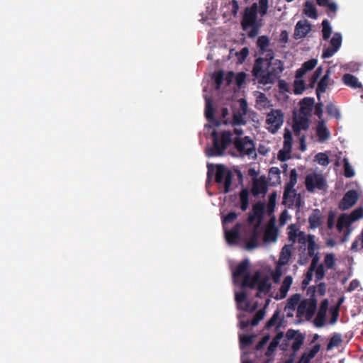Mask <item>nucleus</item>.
Masks as SVG:
<instances>
[{
  "mask_svg": "<svg viewBox=\"0 0 363 363\" xmlns=\"http://www.w3.org/2000/svg\"><path fill=\"white\" fill-rule=\"evenodd\" d=\"M326 112L328 115H330L335 118H339L340 117V113L338 109L332 103L327 104Z\"/></svg>",
  "mask_w": 363,
  "mask_h": 363,
  "instance_id": "obj_47",
  "label": "nucleus"
},
{
  "mask_svg": "<svg viewBox=\"0 0 363 363\" xmlns=\"http://www.w3.org/2000/svg\"><path fill=\"white\" fill-rule=\"evenodd\" d=\"M330 45L335 48L336 50H339L342 44V35L339 33H335L333 38L330 41Z\"/></svg>",
  "mask_w": 363,
  "mask_h": 363,
  "instance_id": "obj_45",
  "label": "nucleus"
},
{
  "mask_svg": "<svg viewBox=\"0 0 363 363\" xmlns=\"http://www.w3.org/2000/svg\"><path fill=\"white\" fill-rule=\"evenodd\" d=\"M343 83L350 87L353 89L361 88L362 84L358 81V79L354 75L347 73L343 74L342 77Z\"/></svg>",
  "mask_w": 363,
  "mask_h": 363,
  "instance_id": "obj_27",
  "label": "nucleus"
},
{
  "mask_svg": "<svg viewBox=\"0 0 363 363\" xmlns=\"http://www.w3.org/2000/svg\"><path fill=\"white\" fill-rule=\"evenodd\" d=\"M257 292L256 294L257 297H261V294H267L269 292L272 284L269 282L268 279L265 278L263 280H259L258 284H257Z\"/></svg>",
  "mask_w": 363,
  "mask_h": 363,
  "instance_id": "obj_29",
  "label": "nucleus"
},
{
  "mask_svg": "<svg viewBox=\"0 0 363 363\" xmlns=\"http://www.w3.org/2000/svg\"><path fill=\"white\" fill-rule=\"evenodd\" d=\"M323 216L318 208H315L308 217L309 228L315 229L321 226L323 223Z\"/></svg>",
  "mask_w": 363,
  "mask_h": 363,
  "instance_id": "obj_16",
  "label": "nucleus"
},
{
  "mask_svg": "<svg viewBox=\"0 0 363 363\" xmlns=\"http://www.w3.org/2000/svg\"><path fill=\"white\" fill-rule=\"evenodd\" d=\"M318 60L316 59H311L303 62L301 67L296 70V77L302 78L307 72L312 70L317 65Z\"/></svg>",
  "mask_w": 363,
  "mask_h": 363,
  "instance_id": "obj_19",
  "label": "nucleus"
},
{
  "mask_svg": "<svg viewBox=\"0 0 363 363\" xmlns=\"http://www.w3.org/2000/svg\"><path fill=\"white\" fill-rule=\"evenodd\" d=\"M284 336L283 332L278 333L275 337L272 339L269 345L268 346L267 351L265 352V356L270 357L273 354L277 347H278L281 340Z\"/></svg>",
  "mask_w": 363,
  "mask_h": 363,
  "instance_id": "obj_26",
  "label": "nucleus"
},
{
  "mask_svg": "<svg viewBox=\"0 0 363 363\" xmlns=\"http://www.w3.org/2000/svg\"><path fill=\"white\" fill-rule=\"evenodd\" d=\"M267 191V186L264 180L259 181L258 179H255L253 182L251 191L255 196H257L261 194H265Z\"/></svg>",
  "mask_w": 363,
  "mask_h": 363,
  "instance_id": "obj_25",
  "label": "nucleus"
},
{
  "mask_svg": "<svg viewBox=\"0 0 363 363\" xmlns=\"http://www.w3.org/2000/svg\"><path fill=\"white\" fill-rule=\"evenodd\" d=\"M344 175L347 178L352 177L354 175V172L347 159H344Z\"/></svg>",
  "mask_w": 363,
  "mask_h": 363,
  "instance_id": "obj_52",
  "label": "nucleus"
},
{
  "mask_svg": "<svg viewBox=\"0 0 363 363\" xmlns=\"http://www.w3.org/2000/svg\"><path fill=\"white\" fill-rule=\"evenodd\" d=\"M311 116L299 113L294 119L293 130L296 135H299L301 130H306L309 128V118Z\"/></svg>",
  "mask_w": 363,
  "mask_h": 363,
  "instance_id": "obj_11",
  "label": "nucleus"
},
{
  "mask_svg": "<svg viewBox=\"0 0 363 363\" xmlns=\"http://www.w3.org/2000/svg\"><path fill=\"white\" fill-rule=\"evenodd\" d=\"M301 300V295L299 294H295L292 295L287 301L286 305V309L288 308L292 311H295L299 301Z\"/></svg>",
  "mask_w": 363,
  "mask_h": 363,
  "instance_id": "obj_37",
  "label": "nucleus"
},
{
  "mask_svg": "<svg viewBox=\"0 0 363 363\" xmlns=\"http://www.w3.org/2000/svg\"><path fill=\"white\" fill-rule=\"evenodd\" d=\"M323 72V69L321 66L318 67L315 71L313 72L311 78L310 79V86L311 87H313L316 84L318 79L320 77Z\"/></svg>",
  "mask_w": 363,
  "mask_h": 363,
  "instance_id": "obj_49",
  "label": "nucleus"
},
{
  "mask_svg": "<svg viewBox=\"0 0 363 363\" xmlns=\"http://www.w3.org/2000/svg\"><path fill=\"white\" fill-rule=\"evenodd\" d=\"M341 336L339 334L333 335L328 344V349L329 350L334 347L338 346L341 343Z\"/></svg>",
  "mask_w": 363,
  "mask_h": 363,
  "instance_id": "obj_51",
  "label": "nucleus"
},
{
  "mask_svg": "<svg viewBox=\"0 0 363 363\" xmlns=\"http://www.w3.org/2000/svg\"><path fill=\"white\" fill-rule=\"evenodd\" d=\"M311 30V25L307 20H300L297 22L294 33V38L296 40L305 38L308 33Z\"/></svg>",
  "mask_w": 363,
  "mask_h": 363,
  "instance_id": "obj_12",
  "label": "nucleus"
},
{
  "mask_svg": "<svg viewBox=\"0 0 363 363\" xmlns=\"http://www.w3.org/2000/svg\"><path fill=\"white\" fill-rule=\"evenodd\" d=\"M277 238V230L274 226L267 227L264 234V240L266 242H274Z\"/></svg>",
  "mask_w": 363,
  "mask_h": 363,
  "instance_id": "obj_33",
  "label": "nucleus"
},
{
  "mask_svg": "<svg viewBox=\"0 0 363 363\" xmlns=\"http://www.w3.org/2000/svg\"><path fill=\"white\" fill-rule=\"evenodd\" d=\"M211 137L213 147L207 153L211 157L222 155L225 150L232 143V133L229 130H224L221 133V141H220L218 134L216 130L211 133Z\"/></svg>",
  "mask_w": 363,
  "mask_h": 363,
  "instance_id": "obj_3",
  "label": "nucleus"
},
{
  "mask_svg": "<svg viewBox=\"0 0 363 363\" xmlns=\"http://www.w3.org/2000/svg\"><path fill=\"white\" fill-rule=\"evenodd\" d=\"M330 69H328L323 77L321 78L320 82L318 83V86L315 90V93L318 99L320 98V95L324 92H325L328 85L330 80Z\"/></svg>",
  "mask_w": 363,
  "mask_h": 363,
  "instance_id": "obj_22",
  "label": "nucleus"
},
{
  "mask_svg": "<svg viewBox=\"0 0 363 363\" xmlns=\"http://www.w3.org/2000/svg\"><path fill=\"white\" fill-rule=\"evenodd\" d=\"M257 44V47L259 48L260 53L264 54L267 48L269 45V40L267 36L262 35L258 38Z\"/></svg>",
  "mask_w": 363,
  "mask_h": 363,
  "instance_id": "obj_39",
  "label": "nucleus"
},
{
  "mask_svg": "<svg viewBox=\"0 0 363 363\" xmlns=\"http://www.w3.org/2000/svg\"><path fill=\"white\" fill-rule=\"evenodd\" d=\"M279 315V311H276L274 312V313L272 315V316L270 318V319L267 322V323H266L267 328H270L272 326L275 325V324L277 321Z\"/></svg>",
  "mask_w": 363,
  "mask_h": 363,
  "instance_id": "obj_63",
  "label": "nucleus"
},
{
  "mask_svg": "<svg viewBox=\"0 0 363 363\" xmlns=\"http://www.w3.org/2000/svg\"><path fill=\"white\" fill-rule=\"evenodd\" d=\"M292 277L291 276H286L280 286L279 289V295L280 298H284L286 296L287 292L289 290V288L292 284Z\"/></svg>",
  "mask_w": 363,
  "mask_h": 363,
  "instance_id": "obj_31",
  "label": "nucleus"
},
{
  "mask_svg": "<svg viewBox=\"0 0 363 363\" xmlns=\"http://www.w3.org/2000/svg\"><path fill=\"white\" fill-rule=\"evenodd\" d=\"M293 138L292 134L289 130H286L284 134L283 148L286 152H291Z\"/></svg>",
  "mask_w": 363,
  "mask_h": 363,
  "instance_id": "obj_36",
  "label": "nucleus"
},
{
  "mask_svg": "<svg viewBox=\"0 0 363 363\" xmlns=\"http://www.w3.org/2000/svg\"><path fill=\"white\" fill-rule=\"evenodd\" d=\"M230 170L228 169L225 165L223 164H217L216 165V171L215 175V182L218 184H221L223 182V179L225 178L226 175Z\"/></svg>",
  "mask_w": 363,
  "mask_h": 363,
  "instance_id": "obj_28",
  "label": "nucleus"
},
{
  "mask_svg": "<svg viewBox=\"0 0 363 363\" xmlns=\"http://www.w3.org/2000/svg\"><path fill=\"white\" fill-rule=\"evenodd\" d=\"M248 54H249V50L247 47H245V48H242L240 52H238L236 53V55L238 56L239 61L240 62H242L245 60Z\"/></svg>",
  "mask_w": 363,
  "mask_h": 363,
  "instance_id": "obj_60",
  "label": "nucleus"
},
{
  "mask_svg": "<svg viewBox=\"0 0 363 363\" xmlns=\"http://www.w3.org/2000/svg\"><path fill=\"white\" fill-rule=\"evenodd\" d=\"M322 26L323 38L324 40H327L332 33V28L330 25L329 21L327 19L323 21Z\"/></svg>",
  "mask_w": 363,
  "mask_h": 363,
  "instance_id": "obj_41",
  "label": "nucleus"
},
{
  "mask_svg": "<svg viewBox=\"0 0 363 363\" xmlns=\"http://www.w3.org/2000/svg\"><path fill=\"white\" fill-rule=\"evenodd\" d=\"M249 266L250 262L247 259H245L240 262L233 272V278L236 280L240 277L244 278L246 274H249Z\"/></svg>",
  "mask_w": 363,
  "mask_h": 363,
  "instance_id": "obj_15",
  "label": "nucleus"
},
{
  "mask_svg": "<svg viewBox=\"0 0 363 363\" xmlns=\"http://www.w3.org/2000/svg\"><path fill=\"white\" fill-rule=\"evenodd\" d=\"M238 217V214L235 212H230L222 220L223 228H225V224L233 223Z\"/></svg>",
  "mask_w": 363,
  "mask_h": 363,
  "instance_id": "obj_55",
  "label": "nucleus"
},
{
  "mask_svg": "<svg viewBox=\"0 0 363 363\" xmlns=\"http://www.w3.org/2000/svg\"><path fill=\"white\" fill-rule=\"evenodd\" d=\"M241 226V224L238 223L230 230H227L225 228H224L225 238L228 244L233 245L237 243L240 238V230Z\"/></svg>",
  "mask_w": 363,
  "mask_h": 363,
  "instance_id": "obj_13",
  "label": "nucleus"
},
{
  "mask_svg": "<svg viewBox=\"0 0 363 363\" xmlns=\"http://www.w3.org/2000/svg\"><path fill=\"white\" fill-rule=\"evenodd\" d=\"M291 158V153L281 149L278 152V160L281 162H285Z\"/></svg>",
  "mask_w": 363,
  "mask_h": 363,
  "instance_id": "obj_62",
  "label": "nucleus"
},
{
  "mask_svg": "<svg viewBox=\"0 0 363 363\" xmlns=\"http://www.w3.org/2000/svg\"><path fill=\"white\" fill-rule=\"evenodd\" d=\"M363 217V207L359 206L350 215L342 213L337 219L336 228L339 233L347 228L353 222Z\"/></svg>",
  "mask_w": 363,
  "mask_h": 363,
  "instance_id": "obj_5",
  "label": "nucleus"
},
{
  "mask_svg": "<svg viewBox=\"0 0 363 363\" xmlns=\"http://www.w3.org/2000/svg\"><path fill=\"white\" fill-rule=\"evenodd\" d=\"M297 182V172L295 169H293L290 172V178L289 182L286 184L284 191V199L287 200L289 194L291 192L294 193V196L296 195L295 190L294 189V186L296 185Z\"/></svg>",
  "mask_w": 363,
  "mask_h": 363,
  "instance_id": "obj_14",
  "label": "nucleus"
},
{
  "mask_svg": "<svg viewBox=\"0 0 363 363\" xmlns=\"http://www.w3.org/2000/svg\"><path fill=\"white\" fill-rule=\"evenodd\" d=\"M305 90V83L301 78H296L294 82V92L295 94H301Z\"/></svg>",
  "mask_w": 363,
  "mask_h": 363,
  "instance_id": "obj_42",
  "label": "nucleus"
},
{
  "mask_svg": "<svg viewBox=\"0 0 363 363\" xmlns=\"http://www.w3.org/2000/svg\"><path fill=\"white\" fill-rule=\"evenodd\" d=\"M264 57H258L255 60L252 67V75H260L263 73V69H268L270 62L274 61V53L272 49L266 50Z\"/></svg>",
  "mask_w": 363,
  "mask_h": 363,
  "instance_id": "obj_6",
  "label": "nucleus"
},
{
  "mask_svg": "<svg viewBox=\"0 0 363 363\" xmlns=\"http://www.w3.org/2000/svg\"><path fill=\"white\" fill-rule=\"evenodd\" d=\"M286 339L287 340H294L292 344L291 349L294 353L298 351L303 345L305 340V335L300 333L298 330L289 329L286 333Z\"/></svg>",
  "mask_w": 363,
  "mask_h": 363,
  "instance_id": "obj_9",
  "label": "nucleus"
},
{
  "mask_svg": "<svg viewBox=\"0 0 363 363\" xmlns=\"http://www.w3.org/2000/svg\"><path fill=\"white\" fill-rule=\"evenodd\" d=\"M249 193L246 189L241 190L240 193V208L242 211H245L249 206Z\"/></svg>",
  "mask_w": 363,
  "mask_h": 363,
  "instance_id": "obj_38",
  "label": "nucleus"
},
{
  "mask_svg": "<svg viewBox=\"0 0 363 363\" xmlns=\"http://www.w3.org/2000/svg\"><path fill=\"white\" fill-rule=\"evenodd\" d=\"M315 103L313 98L305 97L299 103L300 113L311 116L313 107Z\"/></svg>",
  "mask_w": 363,
  "mask_h": 363,
  "instance_id": "obj_17",
  "label": "nucleus"
},
{
  "mask_svg": "<svg viewBox=\"0 0 363 363\" xmlns=\"http://www.w3.org/2000/svg\"><path fill=\"white\" fill-rule=\"evenodd\" d=\"M257 4H252L250 7L245 10L244 15L241 21L242 30L247 33L249 38L256 37L262 26V23L257 20Z\"/></svg>",
  "mask_w": 363,
  "mask_h": 363,
  "instance_id": "obj_1",
  "label": "nucleus"
},
{
  "mask_svg": "<svg viewBox=\"0 0 363 363\" xmlns=\"http://www.w3.org/2000/svg\"><path fill=\"white\" fill-rule=\"evenodd\" d=\"M245 114H242L241 111H235L233 114V121L231 122V125L233 126L236 125H245L247 123V121L245 118Z\"/></svg>",
  "mask_w": 363,
  "mask_h": 363,
  "instance_id": "obj_35",
  "label": "nucleus"
},
{
  "mask_svg": "<svg viewBox=\"0 0 363 363\" xmlns=\"http://www.w3.org/2000/svg\"><path fill=\"white\" fill-rule=\"evenodd\" d=\"M303 13L313 19H316L318 17L317 9L313 3L310 1L305 3Z\"/></svg>",
  "mask_w": 363,
  "mask_h": 363,
  "instance_id": "obj_30",
  "label": "nucleus"
},
{
  "mask_svg": "<svg viewBox=\"0 0 363 363\" xmlns=\"http://www.w3.org/2000/svg\"><path fill=\"white\" fill-rule=\"evenodd\" d=\"M307 304L306 301L303 300L297 306V316L301 317L305 313L307 312Z\"/></svg>",
  "mask_w": 363,
  "mask_h": 363,
  "instance_id": "obj_64",
  "label": "nucleus"
},
{
  "mask_svg": "<svg viewBox=\"0 0 363 363\" xmlns=\"http://www.w3.org/2000/svg\"><path fill=\"white\" fill-rule=\"evenodd\" d=\"M335 214L333 211L328 213L327 226L329 230H332L335 226Z\"/></svg>",
  "mask_w": 363,
  "mask_h": 363,
  "instance_id": "obj_61",
  "label": "nucleus"
},
{
  "mask_svg": "<svg viewBox=\"0 0 363 363\" xmlns=\"http://www.w3.org/2000/svg\"><path fill=\"white\" fill-rule=\"evenodd\" d=\"M292 246L289 245H285L280 252L278 265L284 266L286 265L291 257Z\"/></svg>",
  "mask_w": 363,
  "mask_h": 363,
  "instance_id": "obj_23",
  "label": "nucleus"
},
{
  "mask_svg": "<svg viewBox=\"0 0 363 363\" xmlns=\"http://www.w3.org/2000/svg\"><path fill=\"white\" fill-rule=\"evenodd\" d=\"M324 264L327 269H333L335 265V255L333 253L326 254L324 257Z\"/></svg>",
  "mask_w": 363,
  "mask_h": 363,
  "instance_id": "obj_44",
  "label": "nucleus"
},
{
  "mask_svg": "<svg viewBox=\"0 0 363 363\" xmlns=\"http://www.w3.org/2000/svg\"><path fill=\"white\" fill-rule=\"evenodd\" d=\"M306 301L307 313L308 314H313L316 309L317 300L315 297V287H313V294L309 299H304Z\"/></svg>",
  "mask_w": 363,
  "mask_h": 363,
  "instance_id": "obj_34",
  "label": "nucleus"
},
{
  "mask_svg": "<svg viewBox=\"0 0 363 363\" xmlns=\"http://www.w3.org/2000/svg\"><path fill=\"white\" fill-rule=\"evenodd\" d=\"M205 116L206 119L210 123H212L216 127L220 125V121L214 118V108L211 101L209 99H206V101Z\"/></svg>",
  "mask_w": 363,
  "mask_h": 363,
  "instance_id": "obj_18",
  "label": "nucleus"
},
{
  "mask_svg": "<svg viewBox=\"0 0 363 363\" xmlns=\"http://www.w3.org/2000/svg\"><path fill=\"white\" fill-rule=\"evenodd\" d=\"M259 281V274L257 273L254 276H251L250 274H246L245 276L241 286L242 288L248 287L250 289H254L256 286H257Z\"/></svg>",
  "mask_w": 363,
  "mask_h": 363,
  "instance_id": "obj_24",
  "label": "nucleus"
},
{
  "mask_svg": "<svg viewBox=\"0 0 363 363\" xmlns=\"http://www.w3.org/2000/svg\"><path fill=\"white\" fill-rule=\"evenodd\" d=\"M233 145L240 155L256 156L255 145L250 137H235L233 140Z\"/></svg>",
  "mask_w": 363,
  "mask_h": 363,
  "instance_id": "obj_4",
  "label": "nucleus"
},
{
  "mask_svg": "<svg viewBox=\"0 0 363 363\" xmlns=\"http://www.w3.org/2000/svg\"><path fill=\"white\" fill-rule=\"evenodd\" d=\"M318 249V246L315 241V235H307V250L308 256H313L315 253V250Z\"/></svg>",
  "mask_w": 363,
  "mask_h": 363,
  "instance_id": "obj_32",
  "label": "nucleus"
},
{
  "mask_svg": "<svg viewBox=\"0 0 363 363\" xmlns=\"http://www.w3.org/2000/svg\"><path fill=\"white\" fill-rule=\"evenodd\" d=\"M316 135L320 142H324L329 139L330 133L323 121L318 122L316 128Z\"/></svg>",
  "mask_w": 363,
  "mask_h": 363,
  "instance_id": "obj_21",
  "label": "nucleus"
},
{
  "mask_svg": "<svg viewBox=\"0 0 363 363\" xmlns=\"http://www.w3.org/2000/svg\"><path fill=\"white\" fill-rule=\"evenodd\" d=\"M315 272V281H319L325 277V269L323 264H320L314 271Z\"/></svg>",
  "mask_w": 363,
  "mask_h": 363,
  "instance_id": "obj_57",
  "label": "nucleus"
},
{
  "mask_svg": "<svg viewBox=\"0 0 363 363\" xmlns=\"http://www.w3.org/2000/svg\"><path fill=\"white\" fill-rule=\"evenodd\" d=\"M264 210L265 205L264 203L261 201L256 203L252 207L253 214L249 216V220L252 222L255 218H257L260 222L264 217Z\"/></svg>",
  "mask_w": 363,
  "mask_h": 363,
  "instance_id": "obj_20",
  "label": "nucleus"
},
{
  "mask_svg": "<svg viewBox=\"0 0 363 363\" xmlns=\"http://www.w3.org/2000/svg\"><path fill=\"white\" fill-rule=\"evenodd\" d=\"M213 79H214L216 89H220L223 81V72L222 71L214 72L213 74Z\"/></svg>",
  "mask_w": 363,
  "mask_h": 363,
  "instance_id": "obj_53",
  "label": "nucleus"
},
{
  "mask_svg": "<svg viewBox=\"0 0 363 363\" xmlns=\"http://www.w3.org/2000/svg\"><path fill=\"white\" fill-rule=\"evenodd\" d=\"M284 122V115L281 110L273 109L267 116L266 123L269 125L268 130L275 133Z\"/></svg>",
  "mask_w": 363,
  "mask_h": 363,
  "instance_id": "obj_7",
  "label": "nucleus"
},
{
  "mask_svg": "<svg viewBox=\"0 0 363 363\" xmlns=\"http://www.w3.org/2000/svg\"><path fill=\"white\" fill-rule=\"evenodd\" d=\"M284 70V63L280 60H275L270 62L268 69H263L260 75H253L259 84H273L280 77Z\"/></svg>",
  "mask_w": 363,
  "mask_h": 363,
  "instance_id": "obj_2",
  "label": "nucleus"
},
{
  "mask_svg": "<svg viewBox=\"0 0 363 363\" xmlns=\"http://www.w3.org/2000/svg\"><path fill=\"white\" fill-rule=\"evenodd\" d=\"M276 196L277 194L275 192L272 193L269 198L267 208H268V214H271L274 212V208L276 206Z\"/></svg>",
  "mask_w": 363,
  "mask_h": 363,
  "instance_id": "obj_56",
  "label": "nucleus"
},
{
  "mask_svg": "<svg viewBox=\"0 0 363 363\" xmlns=\"http://www.w3.org/2000/svg\"><path fill=\"white\" fill-rule=\"evenodd\" d=\"M315 160L320 165L326 167L330 163L328 155L325 152H319L315 155Z\"/></svg>",
  "mask_w": 363,
  "mask_h": 363,
  "instance_id": "obj_43",
  "label": "nucleus"
},
{
  "mask_svg": "<svg viewBox=\"0 0 363 363\" xmlns=\"http://www.w3.org/2000/svg\"><path fill=\"white\" fill-rule=\"evenodd\" d=\"M342 298L339 301L338 305L335 306L334 308H332L330 309L331 312V318L330 320V323L331 324H334L337 322L338 317H339V306L342 302Z\"/></svg>",
  "mask_w": 363,
  "mask_h": 363,
  "instance_id": "obj_50",
  "label": "nucleus"
},
{
  "mask_svg": "<svg viewBox=\"0 0 363 363\" xmlns=\"http://www.w3.org/2000/svg\"><path fill=\"white\" fill-rule=\"evenodd\" d=\"M233 173L232 172H229L228 173V174L226 175L225 178L223 179V184H224V189H223V193L224 194H228L230 190V186H231V184H232V181H233Z\"/></svg>",
  "mask_w": 363,
  "mask_h": 363,
  "instance_id": "obj_46",
  "label": "nucleus"
},
{
  "mask_svg": "<svg viewBox=\"0 0 363 363\" xmlns=\"http://www.w3.org/2000/svg\"><path fill=\"white\" fill-rule=\"evenodd\" d=\"M264 313H265L264 310H259L252 318V320L250 321V324L252 326L257 325L259 321L264 318Z\"/></svg>",
  "mask_w": 363,
  "mask_h": 363,
  "instance_id": "obj_54",
  "label": "nucleus"
},
{
  "mask_svg": "<svg viewBox=\"0 0 363 363\" xmlns=\"http://www.w3.org/2000/svg\"><path fill=\"white\" fill-rule=\"evenodd\" d=\"M258 238H259V233L255 228L252 234V236L249 241L246 243V248L247 250H252L258 246Z\"/></svg>",
  "mask_w": 363,
  "mask_h": 363,
  "instance_id": "obj_40",
  "label": "nucleus"
},
{
  "mask_svg": "<svg viewBox=\"0 0 363 363\" xmlns=\"http://www.w3.org/2000/svg\"><path fill=\"white\" fill-rule=\"evenodd\" d=\"M320 350V345H315L308 352L303 354V357L307 356L306 363H309L310 360L313 359Z\"/></svg>",
  "mask_w": 363,
  "mask_h": 363,
  "instance_id": "obj_48",
  "label": "nucleus"
},
{
  "mask_svg": "<svg viewBox=\"0 0 363 363\" xmlns=\"http://www.w3.org/2000/svg\"><path fill=\"white\" fill-rule=\"evenodd\" d=\"M337 52V50L333 48L332 46L325 48L323 50L322 58H323V59L329 58V57L333 56L335 55V53Z\"/></svg>",
  "mask_w": 363,
  "mask_h": 363,
  "instance_id": "obj_58",
  "label": "nucleus"
},
{
  "mask_svg": "<svg viewBox=\"0 0 363 363\" xmlns=\"http://www.w3.org/2000/svg\"><path fill=\"white\" fill-rule=\"evenodd\" d=\"M358 199V194L355 190H349L339 203L338 207L342 211H345L352 207Z\"/></svg>",
  "mask_w": 363,
  "mask_h": 363,
  "instance_id": "obj_10",
  "label": "nucleus"
},
{
  "mask_svg": "<svg viewBox=\"0 0 363 363\" xmlns=\"http://www.w3.org/2000/svg\"><path fill=\"white\" fill-rule=\"evenodd\" d=\"M325 315L320 313H318L314 320V323L316 327L321 328L325 325Z\"/></svg>",
  "mask_w": 363,
  "mask_h": 363,
  "instance_id": "obj_59",
  "label": "nucleus"
},
{
  "mask_svg": "<svg viewBox=\"0 0 363 363\" xmlns=\"http://www.w3.org/2000/svg\"><path fill=\"white\" fill-rule=\"evenodd\" d=\"M305 184L308 191L313 192L315 189H324L326 186V182L323 175L313 173L306 176Z\"/></svg>",
  "mask_w": 363,
  "mask_h": 363,
  "instance_id": "obj_8",
  "label": "nucleus"
}]
</instances>
